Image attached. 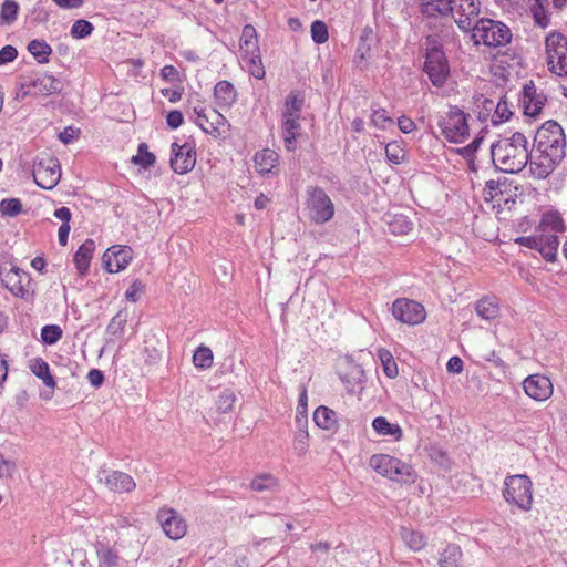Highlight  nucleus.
<instances>
[{
  "label": "nucleus",
  "instance_id": "f257e3e1",
  "mask_svg": "<svg viewBox=\"0 0 567 567\" xmlns=\"http://www.w3.org/2000/svg\"><path fill=\"white\" fill-rule=\"evenodd\" d=\"M530 154L534 177L544 179L555 171L566 155V136L558 122L549 120L538 127Z\"/></svg>",
  "mask_w": 567,
  "mask_h": 567
},
{
  "label": "nucleus",
  "instance_id": "f03ea898",
  "mask_svg": "<svg viewBox=\"0 0 567 567\" xmlns=\"http://www.w3.org/2000/svg\"><path fill=\"white\" fill-rule=\"evenodd\" d=\"M491 156L494 166L505 173H518L532 161L527 137L520 132L493 143Z\"/></svg>",
  "mask_w": 567,
  "mask_h": 567
},
{
  "label": "nucleus",
  "instance_id": "7ed1b4c3",
  "mask_svg": "<svg viewBox=\"0 0 567 567\" xmlns=\"http://www.w3.org/2000/svg\"><path fill=\"white\" fill-rule=\"evenodd\" d=\"M471 31L475 44L482 43L489 48L504 47L513 38L511 29L505 23L488 18L478 19Z\"/></svg>",
  "mask_w": 567,
  "mask_h": 567
},
{
  "label": "nucleus",
  "instance_id": "20e7f679",
  "mask_svg": "<svg viewBox=\"0 0 567 567\" xmlns=\"http://www.w3.org/2000/svg\"><path fill=\"white\" fill-rule=\"evenodd\" d=\"M503 497L523 512L533 506V482L526 474L508 475L504 480Z\"/></svg>",
  "mask_w": 567,
  "mask_h": 567
},
{
  "label": "nucleus",
  "instance_id": "39448f33",
  "mask_svg": "<svg viewBox=\"0 0 567 567\" xmlns=\"http://www.w3.org/2000/svg\"><path fill=\"white\" fill-rule=\"evenodd\" d=\"M545 61L550 73L567 76V37L553 30L544 39Z\"/></svg>",
  "mask_w": 567,
  "mask_h": 567
},
{
  "label": "nucleus",
  "instance_id": "423d86ee",
  "mask_svg": "<svg viewBox=\"0 0 567 567\" xmlns=\"http://www.w3.org/2000/svg\"><path fill=\"white\" fill-rule=\"evenodd\" d=\"M305 209L309 219L317 225L326 224L334 216V204L326 190L319 186L307 187Z\"/></svg>",
  "mask_w": 567,
  "mask_h": 567
},
{
  "label": "nucleus",
  "instance_id": "0eeeda50",
  "mask_svg": "<svg viewBox=\"0 0 567 567\" xmlns=\"http://www.w3.org/2000/svg\"><path fill=\"white\" fill-rule=\"evenodd\" d=\"M468 114L456 105H451L445 117L439 122L442 135L452 143H462L470 135Z\"/></svg>",
  "mask_w": 567,
  "mask_h": 567
},
{
  "label": "nucleus",
  "instance_id": "6e6552de",
  "mask_svg": "<svg viewBox=\"0 0 567 567\" xmlns=\"http://www.w3.org/2000/svg\"><path fill=\"white\" fill-rule=\"evenodd\" d=\"M34 183L43 189L54 188L61 179V166L56 157L37 158L32 168Z\"/></svg>",
  "mask_w": 567,
  "mask_h": 567
},
{
  "label": "nucleus",
  "instance_id": "1a4fd4ad",
  "mask_svg": "<svg viewBox=\"0 0 567 567\" xmlns=\"http://www.w3.org/2000/svg\"><path fill=\"white\" fill-rule=\"evenodd\" d=\"M0 281L14 297L25 298L29 293L31 277L17 266L3 264L0 265Z\"/></svg>",
  "mask_w": 567,
  "mask_h": 567
},
{
  "label": "nucleus",
  "instance_id": "9d476101",
  "mask_svg": "<svg viewBox=\"0 0 567 567\" xmlns=\"http://www.w3.org/2000/svg\"><path fill=\"white\" fill-rule=\"evenodd\" d=\"M481 12L480 0H451V14L463 31H471Z\"/></svg>",
  "mask_w": 567,
  "mask_h": 567
},
{
  "label": "nucleus",
  "instance_id": "9b49d317",
  "mask_svg": "<svg viewBox=\"0 0 567 567\" xmlns=\"http://www.w3.org/2000/svg\"><path fill=\"white\" fill-rule=\"evenodd\" d=\"M164 534L173 540L182 539L187 533V523L174 508L162 507L156 515Z\"/></svg>",
  "mask_w": 567,
  "mask_h": 567
},
{
  "label": "nucleus",
  "instance_id": "f8f14e48",
  "mask_svg": "<svg viewBox=\"0 0 567 567\" xmlns=\"http://www.w3.org/2000/svg\"><path fill=\"white\" fill-rule=\"evenodd\" d=\"M392 315L396 320L409 326L420 324L426 318V311L420 302L405 298L393 302Z\"/></svg>",
  "mask_w": 567,
  "mask_h": 567
},
{
  "label": "nucleus",
  "instance_id": "ddd939ff",
  "mask_svg": "<svg viewBox=\"0 0 567 567\" xmlns=\"http://www.w3.org/2000/svg\"><path fill=\"white\" fill-rule=\"evenodd\" d=\"M423 72L427 75L433 86L437 89L443 87L451 75L446 54L424 56Z\"/></svg>",
  "mask_w": 567,
  "mask_h": 567
},
{
  "label": "nucleus",
  "instance_id": "4468645a",
  "mask_svg": "<svg viewBox=\"0 0 567 567\" xmlns=\"http://www.w3.org/2000/svg\"><path fill=\"white\" fill-rule=\"evenodd\" d=\"M171 167L176 174H186L190 172L196 164L195 145L192 143H184L179 145L174 142L171 145Z\"/></svg>",
  "mask_w": 567,
  "mask_h": 567
},
{
  "label": "nucleus",
  "instance_id": "2eb2a0df",
  "mask_svg": "<svg viewBox=\"0 0 567 567\" xmlns=\"http://www.w3.org/2000/svg\"><path fill=\"white\" fill-rule=\"evenodd\" d=\"M546 101V95L537 91L532 80L524 84L519 103L526 116L535 117L539 115Z\"/></svg>",
  "mask_w": 567,
  "mask_h": 567
},
{
  "label": "nucleus",
  "instance_id": "dca6fc26",
  "mask_svg": "<svg viewBox=\"0 0 567 567\" xmlns=\"http://www.w3.org/2000/svg\"><path fill=\"white\" fill-rule=\"evenodd\" d=\"M132 257L133 250L130 246H112L103 255L104 267L107 272H120L128 266Z\"/></svg>",
  "mask_w": 567,
  "mask_h": 567
},
{
  "label": "nucleus",
  "instance_id": "f3484780",
  "mask_svg": "<svg viewBox=\"0 0 567 567\" xmlns=\"http://www.w3.org/2000/svg\"><path fill=\"white\" fill-rule=\"evenodd\" d=\"M430 29H433V32L425 37L423 56H433L445 53L442 42L453 35V25L451 23H441L440 27L430 24Z\"/></svg>",
  "mask_w": 567,
  "mask_h": 567
},
{
  "label": "nucleus",
  "instance_id": "a211bd4d",
  "mask_svg": "<svg viewBox=\"0 0 567 567\" xmlns=\"http://www.w3.org/2000/svg\"><path fill=\"white\" fill-rule=\"evenodd\" d=\"M97 477L112 492L125 493L136 487L133 477L121 471L101 470Z\"/></svg>",
  "mask_w": 567,
  "mask_h": 567
},
{
  "label": "nucleus",
  "instance_id": "6ab92c4d",
  "mask_svg": "<svg viewBox=\"0 0 567 567\" xmlns=\"http://www.w3.org/2000/svg\"><path fill=\"white\" fill-rule=\"evenodd\" d=\"M523 386L525 393L536 401H545L553 394L551 381L543 374L528 375L524 380Z\"/></svg>",
  "mask_w": 567,
  "mask_h": 567
},
{
  "label": "nucleus",
  "instance_id": "aec40b11",
  "mask_svg": "<svg viewBox=\"0 0 567 567\" xmlns=\"http://www.w3.org/2000/svg\"><path fill=\"white\" fill-rule=\"evenodd\" d=\"M378 42V38L370 25H365L360 34L354 55V63L358 68L365 69L372 54V47Z\"/></svg>",
  "mask_w": 567,
  "mask_h": 567
},
{
  "label": "nucleus",
  "instance_id": "412c9836",
  "mask_svg": "<svg viewBox=\"0 0 567 567\" xmlns=\"http://www.w3.org/2000/svg\"><path fill=\"white\" fill-rule=\"evenodd\" d=\"M339 377L348 392L357 393L362 391L365 374L360 364L347 361L339 371Z\"/></svg>",
  "mask_w": 567,
  "mask_h": 567
},
{
  "label": "nucleus",
  "instance_id": "4be33fe9",
  "mask_svg": "<svg viewBox=\"0 0 567 567\" xmlns=\"http://www.w3.org/2000/svg\"><path fill=\"white\" fill-rule=\"evenodd\" d=\"M198 126L207 134L215 138H226L230 134V123L216 110L210 112L209 127L203 122H198Z\"/></svg>",
  "mask_w": 567,
  "mask_h": 567
},
{
  "label": "nucleus",
  "instance_id": "5701e85b",
  "mask_svg": "<svg viewBox=\"0 0 567 567\" xmlns=\"http://www.w3.org/2000/svg\"><path fill=\"white\" fill-rule=\"evenodd\" d=\"M300 116L282 115L281 136L288 151H295L297 147V137L300 134Z\"/></svg>",
  "mask_w": 567,
  "mask_h": 567
},
{
  "label": "nucleus",
  "instance_id": "b1692460",
  "mask_svg": "<svg viewBox=\"0 0 567 567\" xmlns=\"http://www.w3.org/2000/svg\"><path fill=\"white\" fill-rule=\"evenodd\" d=\"M421 14L427 19H447L451 14V0H420Z\"/></svg>",
  "mask_w": 567,
  "mask_h": 567
},
{
  "label": "nucleus",
  "instance_id": "393cba45",
  "mask_svg": "<svg viewBox=\"0 0 567 567\" xmlns=\"http://www.w3.org/2000/svg\"><path fill=\"white\" fill-rule=\"evenodd\" d=\"M29 86L33 87L37 93L42 95L56 94L62 91L61 81L47 73L35 75L30 81Z\"/></svg>",
  "mask_w": 567,
  "mask_h": 567
},
{
  "label": "nucleus",
  "instance_id": "a878e982",
  "mask_svg": "<svg viewBox=\"0 0 567 567\" xmlns=\"http://www.w3.org/2000/svg\"><path fill=\"white\" fill-rule=\"evenodd\" d=\"M214 100L218 107L229 109L237 100V91L229 81H219L214 87Z\"/></svg>",
  "mask_w": 567,
  "mask_h": 567
},
{
  "label": "nucleus",
  "instance_id": "bb28decb",
  "mask_svg": "<svg viewBox=\"0 0 567 567\" xmlns=\"http://www.w3.org/2000/svg\"><path fill=\"white\" fill-rule=\"evenodd\" d=\"M95 250V243L93 239H86L74 254V264L80 276H85L89 271L90 262Z\"/></svg>",
  "mask_w": 567,
  "mask_h": 567
},
{
  "label": "nucleus",
  "instance_id": "cd10ccee",
  "mask_svg": "<svg viewBox=\"0 0 567 567\" xmlns=\"http://www.w3.org/2000/svg\"><path fill=\"white\" fill-rule=\"evenodd\" d=\"M279 155L270 148H264L254 156V163L257 172L261 175L271 173L278 165Z\"/></svg>",
  "mask_w": 567,
  "mask_h": 567
},
{
  "label": "nucleus",
  "instance_id": "c85d7f7f",
  "mask_svg": "<svg viewBox=\"0 0 567 567\" xmlns=\"http://www.w3.org/2000/svg\"><path fill=\"white\" fill-rule=\"evenodd\" d=\"M400 458L389 454H374L369 460V465L380 475L389 477L393 474L394 467L398 466Z\"/></svg>",
  "mask_w": 567,
  "mask_h": 567
},
{
  "label": "nucleus",
  "instance_id": "c756f323",
  "mask_svg": "<svg viewBox=\"0 0 567 567\" xmlns=\"http://www.w3.org/2000/svg\"><path fill=\"white\" fill-rule=\"evenodd\" d=\"M559 240L555 234H540L536 250L546 261H555L558 252Z\"/></svg>",
  "mask_w": 567,
  "mask_h": 567
},
{
  "label": "nucleus",
  "instance_id": "7c9ffc66",
  "mask_svg": "<svg viewBox=\"0 0 567 567\" xmlns=\"http://www.w3.org/2000/svg\"><path fill=\"white\" fill-rule=\"evenodd\" d=\"M565 221L561 215L556 210H548L542 215L538 224V230L542 234L546 233H563L565 231Z\"/></svg>",
  "mask_w": 567,
  "mask_h": 567
},
{
  "label": "nucleus",
  "instance_id": "2f4dec72",
  "mask_svg": "<svg viewBox=\"0 0 567 567\" xmlns=\"http://www.w3.org/2000/svg\"><path fill=\"white\" fill-rule=\"evenodd\" d=\"M372 427L380 436H390L394 441H400L403 436V431L396 423H390L386 417L378 416L372 421Z\"/></svg>",
  "mask_w": 567,
  "mask_h": 567
},
{
  "label": "nucleus",
  "instance_id": "473e14b6",
  "mask_svg": "<svg viewBox=\"0 0 567 567\" xmlns=\"http://www.w3.org/2000/svg\"><path fill=\"white\" fill-rule=\"evenodd\" d=\"M313 421L320 429L332 431L338 427V415L337 412L321 405L313 412Z\"/></svg>",
  "mask_w": 567,
  "mask_h": 567
},
{
  "label": "nucleus",
  "instance_id": "72a5a7b5",
  "mask_svg": "<svg viewBox=\"0 0 567 567\" xmlns=\"http://www.w3.org/2000/svg\"><path fill=\"white\" fill-rule=\"evenodd\" d=\"M95 549L99 567H116L118 565L120 556L117 550L101 542L96 543Z\"/></svg>",
  "mask_w": 567,
  "mask_h": 567
},
{
  "label": "nucleus",
  "instance_id": "f704fd0d",
  "mask_svg": "<svg viewBox=\"0 0 567 567\" xmlns=\"http://www.w3.org/2000/svg\"><path fill=\"white\" fill-rule=\"evenodd\" d=\"M31 372L42 380L45 386L54 389L56 383L52 374L50 373V367L47 361L42 358H35L30 361L29 365Z\"/></svg>",
  "mask_w": 567,
  "mask_h": 567
},
{
  "label": "nucleus",
  "instance_id": "c9c22d12",
  "mask_svg": "<svg viewBox=\"0 0 567 567\" xmlns=\"http://www.w3.org/2000/svg\"><path fill=\"white\" fill-rule=\"evenodd\" d=\"M247 63V69L250 75L258 80H262L266 75V71L261 61L260 48L254 44L251 52H248V56L243 59Z\"/></svg>",
  "mask_w": 567,
  "mask_h": 567
},
{
  "label": "nucleus",
  "instance_id": "e433bc0d",
  "mask_svg": "<svg viewBox=\"0 0 567 567\" xmlns=\"http://www.w3.org/2000/svg\"><path fill=\"white\" fill-rule=\"evenodd\" d=\"M509 189V184H507L506 178L498 179H489L486 182L485 187L483 189V195L485 200H501L502 197Z\"/></svg>",
  "mask_w": 567,
  "mask_h": 567
},
{
  "label": "nucleus",
  "instance_id": "4c0bfd02",
  "mask_svg": "<svg viewBox=\"0 0 567 567\" xmlns=\"http://www.w3.org/2000/svg\"><path fill=\"white\" fill-rule=\"evenodd\" d=\"M400 535L404 544L413 551H419L426 545V537L422 532L409 527H401Z\"/></svg>",
  "mask_w": 567,
  "mask_h": 567
},
{
  "label": "nucleus",
  "instance_id": "58836bf2",
  "mask_svg": "<svg viewBox=\"0 0 567 567\" xmlns=\"http://www.w3.org/2000/svg\"><path fill=\"white\" fill-rule=\"evenodd\" d=\"M476 313L484 320L491 321L498 317L499 305L495 298H482L476 302Z\"/></svg>",
  "mask_w": 567,
  "mask_h": 567
},
{
  "label": "nucleus",
  "instance_id": "ea45409f",
  "mask_svg": "<svg viewBox=\"0 0 567 567\" xmlns=\"http://www.w3.org/2000/svg\"><path fill=\"white\" fill-rule=\"evenodd\" d=\"M388 478L400 484H413L417 478V474L410 464L400 460L398 466L394 467L393 474Z\"/></svg>",
  "mask_w": 567,
  "mask_h": 567
},
{
  "label": "nucleus",
  "instance_id": "a19ab883",
  "mask_svg": "<svg viewBox=\"0 0 567 567\" xmlns=\"http://www.w3.org/2000/svg\"><path fill=\"white\" fill-rule=\"evenodd\" d=\"M303 104V94L300 91H291L285 101L282 115H288L290 113L292 116H300Z\"/></svg>",
  "mask_w": 567,
  "mask_h": 567
},
{
  "label": "nucleus",
  "instance_id": "79ce46f5",
  "mask_svg": "<svg viewBox=\"0 0 567 567\" xmlns=\"http://www.w3.org/2000/svg\"><path fill=\"white\" fill-rule=\"evenodd\" d=\"M28 51L41 64L49 62V56L52 53L51 47L44 40L38 39H34L29 42Z\"/></svg>",
  "mask_w": 567,
  "mask_h": 567
},
{
  "label": "nucleus",
  "instance_id": "37998d69",
  "mask_svg": "<svg viewBox=\"0 0 567 567\" xmlns=\"http://www.w3.org/2000/svg\"><path fill=\"white\" fill-rule=\"evenodd\" d=\"M461 557V548L455 544H449L441 554L440 567H458Z\"/></svg>",
  "mask_w": 567,
  "mask_h": 567
},
{
  "label": "nucleus",
  "instance_id": "c03bdc74",
  "mask_svg": "<svg viewBox=\"0 0 567 567\" xmlns=\"http://www.w3.org/2000/svg\"><path fill=\"white\" fill-rule=\"evenodd\" d=\"M254 44L258 45L257 31L251 24H246L243 28V34L240 39L243 59L248 56V52H251Z\"/></svg>",
  "mask_w": 567,
  "mask_h": 567
},
{
  "label": "nucleus",
  "instance_id": "a18cd8bd",
  "mask_svg": "<svg viewBox=\"0 0 567 567\" xmlns=\"http://www.w3.org/2000/svg\"><path fill=\"white\" fill-rule=\"evenodd\" d=\"M511 106L512 105L508 103L506 96H502L495 106L494 114L492 116V123L497 125L507 122L513 115Z\"/></svg>",
  "mask_w": 567,
  "mask_h": 567
},
{
  "label": "nucleus",
  "instance_id": "49530a36",
  "mask_svg": "<svg viewBox=\"0 0 567 567\" xmlns=\"http://www.w3.org/2000/svg\"><path fill=\"white\" fill-rule=\"evenodd\" d=\"M378 357L382 363L384 374L390 379H395L399 374L398 364L389 350L380 349Z\"/></svg>",
  "mask_w": 567,
  "mask_h": 567
},
{
  "label": "nucleus",
  "instance_id": "de8ad7c7",
  "mask_svg": "<svg viewBox=\"0 0 567 567\" xmlns=\"http://www.w3.org/2000/svg\"><path fill=\"white\" fill-rule=\"evenodd\" d=\"M19 12V3L14 0H4L1 4L0 20L1 24L10 25L17 18Z\"/></svg>",
  "mask_w": 567,
  "mask_h": 567
},
{
  "label": "nucleus",
  "instance_id": "09e8293b",
  "mask_svg": "<svg viewBox=\"0 0 567 567\" xmlns=\"http://www.w3.org/2000/svg\"><path fill=\"white\" fill-rule=\"evenodd\" d=\"M389 229L394 235H405L412 229V223L404 215H394L388 221Z\"/></svg>",
  "mask_w": 567,
  "mask_h": 567
},
{
  "label": "nucleus",
  "instance_id": "8fccbe9b",
  "mask_svg": "<svg viewBox=\"0 0 567 567\" xmlns=\"http://www.w3.org/2000/svg\"><path fill=\"white\" fill-rule=\"evenodd\" d=\"M193 363L196 368L208 369L213 364V352L208 347H198L193 355Z\"/></svg>",
  "mask_w": 567,
  "mask_h": 567
},
{
  "label": "nucleus",
  "instance_id": "3c124183",
  "mask_svg": "<svg viewBox=\"0 0 567 567\" xmlns=\"http://www.w3.org/2000/svg\"><path fill=\"white\" fill-rule=\"evenodd\" d=\"M63 336V331L58 324H47L41 329V341L47 346L55 344Z\"/></svg>",
  "mask_w": 567,
  "mask_h": 567
},
{
  "label": "nucleus",
  "instance_id": "603ef678",
  "mask_svg": "<svg viewBox=\"0 0 567 567\" xmlns=\"http://www.w3.org/2000/svg\"><path fill=\"white\" fill-rule=\"evenodd\" d=\"M548 4H529L534 22L537 27L546 29L550 24V18L547 12Z\"/></svg>",
  "mask_w": 567,
  "mask_h": 567
},
{
  "label": "nucleus",
  "instance_id": "864d4df0",
  "mask_svg": "<svg viewBox=\"0 0 567 567\" xmlns=\"http://www.w3.org/2000/svg\"><path fill=\"white\" fill-rule=\"evenodd\" d=\"M126 322V315L121 311L117 312L109 322L106 333L117 338L121 337L124 332Z\"/></svg>",
  "mask_w": 567,
  "mask_h": 567
},
{
  "label": "nucleus",
  "instance_id": "5fc2aeb1",
  "mask_svg": "<svg viewBox=\"0 0 567 567\" xmlns=\"http://www.w3.org/2000/svg\"><path fill=\"white\" fill-rule=\"evenodd\" d=\"M93 30L94 27L90 21L79 19L72 24L70 34L73 39H83L91 35Z\"/></svg>",
  "mask_w": 567,
  "mask_h": 567
},
{
  "label": "nucleus",
  "instance_id": "6e6d98bb",
  "mask_svg": "<svg viewBox=\"0 0 567 567\" xmlns=\"http://www.w3.org/2000/svg\"><path fill=\"white\" fill-rule=\"evenodd\" d=\"M155 155L147 151V145L145 143H141L138 145V154L133 156V163L142 166L143 168H148L155 163Z\"/></svg>",
  "mask_w": 567,
  "mask_h": 567
},
{
  "label": "nucleus",
  "instance_id": "4d7b16f0",
  "mask_svg": "<svg viewBox=\"0 0 567 567\" xmlns=\"http://www.w3.org/2000/svg\"><path fill=\"white\" fill-rule=\"evenodd\" d=\"M22 212V203L18 198H6L0 202V213L7 217H16Z\"/></svg>",
  "mask_w": 567,
  "mask_h": 567
},
{
  "label": "nucleus",
  "instance_id": "13d9d810",
  "mask_svg": "<svg viewBox=\"0 0 567 567\" xmlns=\"http://www.w3.org/2000/svg\"><path fill=\"white\" fill-rule=\"evenodd\" d=\"M235 401L236 395L233 390L226 389L221 391L216 402L217 411L219 413H228L229 411H231Z\"/></svg>",
  "mask_w": 567,
  "mask_h": 567
},
{
  "label": "nucleus",
  "instance_id": "bf43d9fd",
  "mask_svg": "<svg viewBox=\"0 0 567 567\" xmlns=\"http://www.w3.org/2000/svg\"><path fill=\"white\" fill-rule=\"evenodd\" d=\"M311 37L315 43L323 44L329 39V31L327 24L321 20H316L311 23Z\"/></svg>",
  "mask_w": 567,
  "mask_h": 567
},
{
  "label": "nucleus",
  "instance_id": "052dcab7",
  "mask_svg": "<svg viewBox=\"0 0 567 567\" xmlns=\"http://www.w3.org/2000/svg\"><path fill=\"white\" fill-rule=\"evenodd\" d=\"M385 155L389 162L401 164L405 157V151L398 142L388 143L385 146Z\"/></svg>",
  "mask_w": 567,
  "mask_h": 567
},
{
  "label": "nucleus",
  "instance_id": "680f3d73",
  "mask_svg": "<svg viewBox=\"0 0 567 567\" xmlns=\"http://www.w3.org/2000/svg\"><path fill=\"white\" fill-rule=\"evenodd\" d=\"M276 483H277V481L272 475L262 474V475L255 477L250 482V487L254 491L262 492V491L271 488L272 486L276 485Z\"/></svg>",
  "mask_w": 567,
  "mask_h": 567
},
{
  "label": "nucleus",
  "instance_id": "e2e57ef3",
  "mask_svg": "<svg viewBox=\"0 0 567 567\" xmlns=\"http://www.w3.org/2000/svg\"><path fill=\"white\" fill-rule=\"evenodd\" d=\"M308 437V431H296L293 439V450L298 456H303L307 453L309 447Z\"/></svg>",
  "mask_w": 567,
  "mask_h": 567
},
{
  "label": "nucleus",
  "instance_id": "0e129e2a",
  "mask_svg": "<svg viewBox=\"0 0 567 567\" xmlns=\"http://www.w3.org/2000/svg\"><path fill=\"white\" fill-rule=\"evenodd\" d=\"M145 291V285L140 279H135L125 292V298L131 302H136Z\"/></svg>",
  "mask_w": 567,
  "mask_h": 567
},
{
  "label": "nucleus",
  "instance_id": "69168bd1",
  "mask_svg": "<svg viewBox=\"0 0 567 567\" xmlns=\"http://www.w3.org/2000/svg\"><path fill=\"white\" fill-rule=\"evenodd\" d=\"M371 122L377 127L385 128L388 124L392 123V120L388 116V112L384 109H379L373 111Z\"/></svg>",
  "mask_w": 567,
  "mask_h": 567
},
{
  "label": "nucleus",
  "instance_id": "338daca9",
  "mask_svg": "<svg viewBox=\"0 0 567 567\" xmlns=\"http://www.w3.org/2000/svg\"><path fill=\"white\" fill-rule=\"evenodd\" d=\"M17 471V464L14 461L6 458L0 454V478L11 477Z\"/></svg>",
  "mask_w": 567,
  "mask_h": 567
},
{
  "label": "nucleus",
  "instance_id": "774afa93",
  "mask_svg": "<svg viewBox=\"0 0 567 567\" xmlns=\"http://www.w3.org/2000/svg\"><path fill=\"white\" fill-rule=\"evenodd\" d=\"M143 358L145 364L155 365L161 361L162 353L155 348L150 349L148 347H145L143 351Z\"/></svg>",
  "mask_w": 567,
  "mask_h": 567
}]
</instances>
